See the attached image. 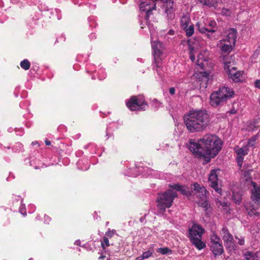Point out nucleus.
Listing matches in <instances>:
<instances>
[{"label":"nucleus","instance_id":"412c9836","mask_svg":"<svg viewBox=\"0 0 260 260\" xmlns=\"http://www.w3.org/2000/svg\"><path fill=\"white\" fill-rule=\"evenodd\" d=\"M191 24L190 20L188 17H183L181 19V27L182 29H186Z\"/></svg>","mask_w":260,"mask_h":260},{"label":"nucleus","instance_id":"39448f33","mask_svg":"<svg viewBox=\"0 0 260 260\" xmlns=\"http://www.w3.org/2000/svg\"><path fill=\"white\" fill-rule=\"evenodd\" d=\"M204 232V230L202 226L197 224H193L188 231V238L192 244L199 250H201L206 247L205 244L201 240Z\"/></svg>","mask_w":260,"mask_h":260},{"label":"nucleus","instance_id":"79ce46f5","mask_svg":"<svg viewBox=\"0 0 260 260\" xmlns=\"http://www.w3.org/2000/svg\"><path fill=\"white\" fill-rule=\"evenodd\" d=\"M45 143L47 146H49L51 144V142L50 141H49L48 140H46L45 141Z\"/></svg>","mask_w":260,"mask_h":260},{"label":"nucleus","instance_id":"603ef678","mask_svg":"<svg viewBox=\"0 0 260 260\" xmlns=\"http://www.w3.org/2000/svg\"><path fill=\"white\" fill-rule=\"evenodd\" d=\"M233 69H235V67H232V68Z\"/></svg>","mask_w":260,"mask_h":260},{"label":"nucleus","instance_id":"423d86ee","mask_svg":"<svg viewBox=\"0 0 260 260\" xmlns=\"http://www.w3.org/2000/svg\"><path fill=\"white\" fill-rule=\"evenodd\" d=\"M209 244L210 249L215 258L222 255L224 252V248L219 236L215 232L210 236Z\"/></svg>","mask_w":260,"mask_h":260},{"label":"nucleus","instance_id":"f257e3e1","mask_svg":"<svg viewBox=\"0 0 260 260\" xmlns=\"http://www.w3.org/2000/svg\"><path fill=\"white\" fill-rule=\"evenodd\" d=\"M221 145V140L216 136L207 134L197 143L190 140L188 149L197 157L204 159L207 164L218 153Z\"/></svg>","mask_w":260,"mask_h":260},{"label":"nucleus","instance_id":"ddd939ff","mask_svg":"<svg viewBox=\"0 0 260 260\" xmlns=\"http://www.w3.org/2000/svg\"><path fill=\"white\" fill-rule=\"evenodd\" d=\"M190 188L191 192L202 200L206 199V194L208 192L204 186L201 185L198 183H194L191 185Z\"/></svg>","mask_w":260,"mask_h":260},{"label":"nucleus","instance_id":"4c0bfd02","mask_svg":"<svg viewBox=\"0 0 260 260\" xmlns=\"http://www.w3.org/2000/svg\"><path fill=\"white\" fill-rule=\"evenodd\" d=\"M255 87L260 89V80H256L255 81Z\"/></svg>","mask_w":260,"mask_h":260},{"label":"nucleus","instance_id":"a18cd8bd","mask_svg":"<svg viewBox=\"0 0 260 260\" xmlns=\"http://www.w3.org/2000/svg\"><path fill=\"white\" fill-rule=\"evenodd\" d=\"M75 244H76L77 245H80V241H75Z\"/></svg>","mask_w":260,"mask_h":260},{"label":"nucleus","instance_id":"3c124183","mask_svg":"<svg viewBox=\"0 0 260 260\" xmlns=\"http://www.w3.org/2000/svg\"><path fill=\"white\" fill-rule=\"evenodd\" d=\"M172 34V32H171V31H170V34Z\"/></svg>","mask_w":260,"mask_h":260},{"label":"nucleus","instance_id":"cd10ccee","mask_svg":"<svg viewBox=\"0 0 260 260\" xmlns=\"http://www.w3.org/2000/svg\"><path fill=\"white\" fill-rule=\"evenodd\" d=\"M101 245L103 249L106 248L105 246L108 247L110 246L109 238L107 237L104 236L103 238V241L101 242Z\"/></svg>","mask_w":260,"mask_h":260},{"label":"nucleus","instance_id":"09e8293b","mask_svg":"<svg viewBox=\"0 0 260 260\" xmlns=\"http://www.w3.org/2000/svg\"><path fill=\"white\" fill-rule=\"evenodd\" d=\"M32 144H33V145L36 144V143L32 142Z\"/></svg>","mask_w":260,"mask_h":260},{"label":"nucleus","instance_id":"72a5a7b5","mask_svg":"<svg viewBox=\"0 0 260 260\" xmlns=\"http://www.w3.org/2000/svg\"><path fill=\"white\" fill-rule=\"evenodd\" d=\"M152 253L150 251H147L143 253L142 258L144 259L147 258L151 256Z\"/></svg>","mask_w":260,"mask_h":260},{"label":"nucleus","instance_id":"7c9ffc66","mask_svg":"<svg viewBox=\"0 0 260 260\" xmlns=\"http://www.w3.org/2000/svg\"><path fill=\"white\" fill-rule=\"evenodd\" d=\"M255 137H251L248 140L247 144L246 146H247L248 148L249 146H253L255 144Z\"/></svg>","mask_w":260,"mask_h":260},{"label":"nucleus","instance_id":"c85d7f7f","mask_svg":"<svg viewBox=\"0 0 260 260\" xmlns=\"http://www.w3.org/2000/svg\"><path fill=\"white\" fill-rule=\"evenodd\" d=\"M116 231L115 230H110L109 229L108 231L106 232L105 236L107 237L109 239H111L113 237Z\"/></svg>","mask_w":260,"mask_h":260},{"label":"nucleus","instance_id":"e433bc0d","mask_svg":"<svg viewBox=\"0 0 260 260\" xmlns=\"http://www.w3.org/2000/svg\"><path fill=\"white\" fill-rule=\"evenodd\" d=\"M200 74L203 77L206 78V79H208V77L209 76V74L207 72H201Z\"/></svg>","mask_w":260,"mask_h":260},{"label":"nucleus","instance_id":"20e7f679","mask_svg":"<svg viewBox=\"0 0 260 260\" xmlns=\"http://www.w3.org/2000/svg\"><path fill=\"white\" fill-rule=\"evenodd\" d=\"M177 197V193L171 189L158 193L156 201L157 208L162 211H166V208L172 206L174 200Z\"/></svg>","mask_w":260,"mask_h":260},{"label":"nucleus","instance_id":"f8f14e48","mask_svg":"<svg viewBox=\"0 0 260 260\" xmlns=\"http://www.w3.org/2000/svg\"><path fill=\"white\" fill-rule=\"evenodd\" d=\"M237 154L236 161L238 165L241 167L243 164L244 156L247 155L249 152V148L247 146L239 147L236 146L234 149Z\"/></svg>","mask_w":260,"mask_h":260},{"label":"nucleus","instance_id":"473e14b6","mask_svg":"<svg viewBox=\"0 0 260 260\" xmlns=\"http://www.w3.org/2000/svg\"><path fill=\"white\" fill-rule=\"evenodd\" d=\"M152 10H148V11H145L146 12L145 16V19L146 20L147 22L149 21L150 16L152 15Z\"/></svg>","mask_w":260,"mask_h":260},{"label":"nucleus","instance_id":"a19ab883","mask_svg":"<svg viewBox=\"0 0 260 260\" xmlns=\"http://www.w3.org/2000/svg\"><path fill=\"white\" fill-rule=\"evenodd\" d=\"M23 206H22V205H21V206H20V212L22 214H23V215H25L26 214V212H25H25H22V211H23Z\"/></svg>","mask_w":260,"mask_h":260},{"label":"nucleus","instance_id":"c9c22d12","mask_svg":"<svg viewBox=\"0 0 260 260\" xmlns=\"http://www.w3.org/2000/svg\"><path fill=\"white\" fill-rule=\"evenodd\" d=\"M203 202L202 203L201 206L203 207L204 208H205V210H207L208 209V203L206 201V199L204 200H203Z\"/></svg>","mask_w":260,"mask_h":260},{"label":"nucleus","instance_id":"c756f323","mask_svg":"<svg viewBox=\"0 0 260 260\" xmlns=\"http://www.w3.org/2000/svg\"><path fill=\"white\" fill-rule=\"evenodd\" d=\"M188 44H189V48H190V52H189L190 58V59L192 61H194V60H195V55L193 54L192 52L194 50V47H192L191 46L190 42V41H188Z\"/></svg>","mask_w":260,"mask_h":260},{"label":"nucleus","instance_id":"4be33fe9","mask_svg":"<svg viewBox=\"0 0 260 260\" xmlns=\"http://www.w3.org/2000/svg\"><path fill=\"white\" fill-rule=\"evenodd\" d=\"M234 45L230 43L222 44L220 47L221 51L222 53H229L232 50V47Z\"/></svg>","mask_w":260,"mask_h":260},{"label":"nucleus","instance_id":"6e6552de","mask_svg":"<svg viewBox=\"0 0 260 260\" xmlns=\"http://www.w3.org/2000/svg\"><path fill=\"white\" fill-rule=\"evenodd\" d=\"M220 234L223 241L224 245L229 252L234 249L235 244L233 235L230 233L228 228L223 226L220 232Z\"/></svg>","mask_w":260,"mask_h":260},{"label":"nucleus","instance_id":"f03ea898","mask_svg":"<svg viewBox=\"0 0 260 260\" xmlns=\"http://www.w3.org/2000/svg\"><path fill=\"white\" fill-rule=\"evenodd\" d=\"M184 122L190 133L202 132L210 123V116L206 110H190L183 117Z\"/></svg>","mask_w":260,"mask_h":260},{"label":"nucleus","instance_id":"49530a36","mask_svg":"<svg viewBox=\"0 0 260 260\" xmlns=\"http://www.w3.org/2000/svg\"><path fill=\"white\" fill-rule=\"evenodd\" d=\"M198 64H199V65H200V60H198Z\"/></svg>","mask_w":260,"mask_h":260},{"label":"nucleus","instance_id":"f704fd0d","mask_svg":"<svg viewBox=\"0 0 260 260\" xmlns=\"http://www.w3.org/2000/svg\"><path fill=\"white\" fill-rule=\"evenodd\" d=\"M248 214L250 216H258L259 213L257 212L255 210H251L250 211L248 212Z\"/></svg>","mask_w":260,"mask_h":260},{"label":"nucleus","instance_id":"b1692460","mask_svg":"<svg viewBox=\"0 0 260 260\" xmlns=\"http://www.w3.org/2000/svg\"><path fill=\"white\" fill-rule=\"evenodd\" d=\"M198 1L201 4L209 7L214 6V5L217 2L216 0H198Z\"/></svg>","mask_w":260,"mask_h":260},{"label":"nucleus","instance_id":"a878e982","mask_svg":"<svg viewBox=\"0 0 260 260\" xmlns=\"http://www.w3.org/2000/svg\"><path fill=\"white\" fill-rule=\"evenodd\" d=\"M184 30L185 31L186 35L187 37H190L194 33V25L192 24H191L188 27Z\"/></svg>","mask_w":260,"mask_h":260},{"label":"nucleus","instance_id":"1a4fd4ad","mask_svg":"<svg viewBox=\"0 0 260 260\" xmlns=\"http://www.w3.org/2000/svg\"><path fill=\"white\" fill-rule=\"evenodd\" d=\"M198 30L202 34H205L208 38L211 39L214 37L212 34L215 32L217 29V23L214 21H210L208 24H204L197 23L196 24Z\"/></svg>","mask_w":260,"mask_h":260},{"label":"nucleus","instance_id":"0eeeda50","mask_svg":"<svg viewBox=\"0 0 260 260\" xmlns=\"http://www.w3.org/2000/svg\"><path fill=\"white\" fill-rule=\"evenodd\" d=\"M127 107L131 111H145L148 105L144 100L139 99L137 96H132L126 102Z\"/></svg>","mask_w":260,"mask_h":260},{"label":"nucleus","instance_id":"aec40b11","mask_svg":"<svg viewBox=\"0 0 260 260\" xmlns=\"http://www.w3.org/2000/svg\"><path fill=\"white\" fill-rule=\"evenodd\" d=\"M245 260H260V252H247L244 254Z\"/></svg>","mask_w":260,"mask_h":260},{"label":"nucleus","instance_id":"7ed1b4c3","mask_svg":"<svg viewBox=\"0 0 260 260\" xmlns=\"http://www.w3.org/2000/svg\"><path fill=\"white\" fill-rule=\"evenodd\" d=\"M234 91L228 87H222L216 92L212 93L210 95V103L213 106H217L222 104L228 99L233 97Z\"/></svg>","mask_w":260,"mask_h":260},{"label":"nucleus","instance_id":"f3484780","mask_svg":"<svg viewBox=\"0 0 260 260\" xmlns=\"http://www.w3.org/2000/svg\"><path fill=\"white\" fill-rule=\"evenodd\" d=\"M251 185L253 188L251 190V199L254 203H258L260 200V186L255 182H252Z\"/></svg>","mask_w":260,"mask_h":260},{"label":"nucleus","instance_id":"9d476101","mask_svg":"<svg viewBox=\"0 0 260 260\" xmlns=\"http://www.w3.org/2000/svg\"><path fill=\"white\" fill-rule=\"evenodd\" d=\"M231 56H229L226 55L222 56V60L224 64V70L227 72H229V75L230 76V77L232 79L233 81L238 82L240 80L239 79L240 74L239 72H236L233 74L231 72Z\"/></svg>","mask_w":260,"mask_h":260},{"label":"nucleus","instance_id":"6ab92c4d","mask_svg":"<svg viewBox=\"0 0 260 260\" xmlns=\"http://www.w3.org/2000/svg\"><path fill=\"white\" fill-rule=\"evenodd\" d=\"M164 5L165 12L168 16L171 15L173 12L174 2L173 0H162Z\"/></svg>","mask_w":260,"mask_h":260},{"label":"nucleus","instance_id":"5701e85b","mask_svg":"<svg viewBox=\"0 0 260 260\" xmlns=\"http://www.w3.org/2000/svg\"><path fill=\"white\" fill-rule=\"evenodd\" d=\"M242 194L239 192H233L232 199L236 204H240L242 201Z\"/></svg>","mask_w":260,"mask_h":260},{"label":"nucleus","instance_id":"8fccbe9b","mask_svg":"<svg viewBox=\"0 0 260 260\" xmlns=\"http://www.w3.org/2000/svg\"><path fill=\"white\" fill-rule=\"evenodd\" d=\"M172 34V32H171V31H170V34Z\"/></svg>","mask_w":260,"mask_h":260},{"label":"nucleus","instance_id":"2f4dec72","mask_svg":"<svg viewBox=\"0 0 260 260\" xmlns=\"http://www.w3.org/2000/svg\"><path fill=\"white\" fill-rule=\"evenodd\" d=\"M235 238L238 240V244L241 246L244 245L245 244V240L243 237L240 236V237H238L236 236Z\"/></svg>","mask_w":260,"mask_h":260},{"label":"nucleus","instance_id":"4468645a","mask_svg":"<svg viewBox=\"0 0 260 260\" xmlns=\"http://www.w3.org/2000/svg\"><path fill=\"white\" fill-rule=\"evenodd\" d=\"M217 170H212L209 174V181L210 182V186L215 189V190L219 193H221V189L219 187L218 183V175L216 173Z\"/></svg>","mask_w":260,"mask_h":260},{"label":"nucleus","instance_id":"9b49d317","mask_svg":"<svg viewBox=\"0 0 260 260\" xmlns=\"http://www.w3.org/2000/svg\"><path fill=\"white\" fill-rule=\"evenodd\" d=\"M153 56L156 66L158 67V59L162 55L164 47L162 44L159 41H154L151 42Z\"/></svg>","mask_w":260,"mask_h":260},{"label":"nucleus","instance_id":"a211bd4d","mask_svg":"<svg viewBox=\"0 0 260 260\" xmlns=\"http://www.w3.org/2000/svg\"><path fill=\"white\" fill-rule=\"evenodd\" d=\"M237 31L236 29L233 28L229 29L228 30L226 37L223 41L235 45L237 38Z\"/></svg>","mask_w":260,"mask_h":260},{"label":"nucleus","instance_id":"bb28decb","mask_svg":"<svg viewBox=\"0 0 260 260\" xmlns=\"http://www.w3.org/2000/svg\"><path fill=\"white\" fill-rule=\"evenodd\" d=\"M157 252L160 253L161 254H166L167 253L171 254L172 250L168 247L159 248L157 249Z\"/></svg>","mask_w":260,"mask_h":260},{"label":"nucleus","instance_id":"393cba45","mask_svg":"<svg viewBox=\"0 0 260 260\" xmlns=\"http://www.w3.org/2000/svg\"><path fill=\"white\" fill-rule=\"evenodd\" d=\"M20 67L25 70H27L30 68V63L27 59H24L20 62Z\"/></svg>","mask_w":260,"mask_h":260},{"label":"nucleus","instance_id":"dca6fc26","mask_svg":"<svg viewBox=\"0 0 260 260\" xmlns=\"http://www.w3.org/2000/svg\"><path fill=\"white\" fill-rule=\"evenodd\" d=\"M139 9L141 11L155 10L156 9V3L149 0H144L140 3Z\"/></svg>","mask_w":260,"mask_h":260},{"label":"nucleus","instance_id":"37998d69","mask_svg":"<svg viewBox=\"0 0 260 260\" xmlns=\"http://www.w3.org/2000/svg\"><path fill=\"white\" fill-rule=\"evenodd\" d=\"M106 257L105 255H101L99 257V259L100 260H104Z\"/></svg>","mask_w":260,"mask_h":260},{"label":"nucleus","instance_id":"58836bf2","mask_svg":"<svg viewBox=\"0 0 260 260\" xmlns=\"http://www.w3.org/2000/svg\"><path fill=\"white\" fill-rule=\"evenodd\" d=\"M175 88L174 87H171L169 89V92L171 94L173 95L175 93Z\"/></svg>","mask_w":260,"mask_h":260},{"label":"nucleus","instance_id":"de8ad7c7","mask_svg":"<svg viewBox=\"0 0 260 260\" xmlns=\"http://www.w3.org/2000/svg\"><path fill=\"white\" fill-rule=\"evenodd\" d=\"M32 144H33V145L36 144V143L32 142Z\"/></svg>","mask_w":260,"mask_h":260},{"label":"nucleus","instance_id":"2eb2a0df","mask_svg":"<svg viewBox=\"0 0 260 260\" xmlns=\"http://www.w3.org/2000/svg\"><path fill=\"white\" fill-rule=\"evenodd\" d=\"M169 187L175 189L178 191H180L182 194L187 197L191 196L192 194V193L190 191V189L188 187L181 185L178 183L169 184Z\"/></svg>","mask_w":260,"mask_h":260},{"label":"nucleus","instance_id":"ea45409f","mask_svg":"<svg viewBox=\"0 0 260 260\" xmlns=\"http://www.w3.org/2000/svg\"><path fill=\"white\" fill-rule=\"evenodd\" d=\"M236 113L237 110H236L235 109H233L227 112V113H229L230 114H235Z\"/></svg>","mask_w":260,"mask_h":260},{"label":"nucleus","instance_id":"c03bdc74","mask_svg":"<svg viewBox=\"0 0 260 260\" xmlns=\"http://www.w3.org/2000/svg\"><path fill=\"white\" fill-rule=\"evenodd\" d=\"M143 259H144V258H142V255H141V256H139V257H137L136 258V260H143Z\"/></svg>","mask_w":260,"mask_h":260}]
</instances>
